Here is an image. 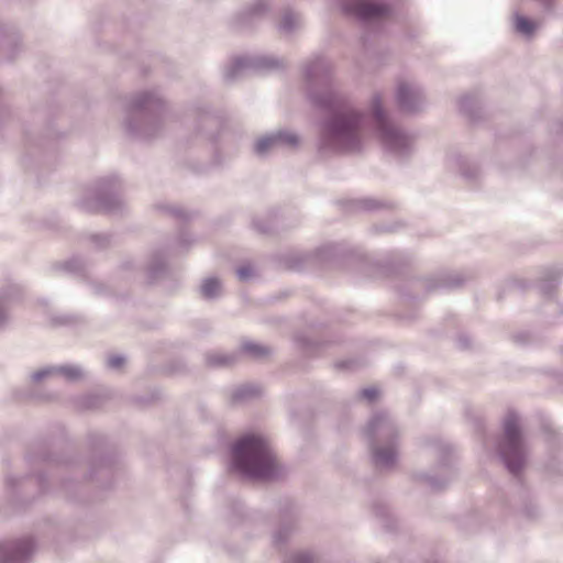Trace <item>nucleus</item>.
Here are the masks:
<instances>
[{
	"label": "nucleus",
	"instance_id": "1",
	"mask_svg": "<svg viewBox=\"0 0 563 563\" xmlns=\"http://www.w3.org/2000/svg\"><path fill=\"white\" fill-rule=\"evenodd\" d=\"M308 97L330 114L321 123L319 148L322 152L356 153L363 146L364 112L352 107L321 73H306Z\"/></svg>",
	"mask_w": 563,
	"mask_h": 563
},
{
	"label": "nucleus",
	"instance_id": "2",
	"mask_svg": "<svg viewBox=\"0 0 563 563\" xmlns=\"http://www.w3.org/2000/svg\"><path fill=\"white\" fill-rule=\"evenodd\" d=\"M232 466L252 478H274L278 464L269 441L258 434H245L232 446Z\"/></svg>",
	"mask_w": 563,
	"mask_h": 563
},
{
	"label": "nucleus",
	"instance_id": "3",
	"mask_svg": "<svg viewBox=\"0 0 563 563\" xmlns=\"http://www.w3.org/2000/svg\"><path fill=\"white\" fill-rule=\"evenodd\" d=\"M164 112L165 101L157 90L136 92L128 104L125 130L135 139H154L162 131Z\"/></svg>",
	"mask_w": 563,
	"mask_h": 563
},
{
	"label": "nucleus",
	"instance_id": "4",
	"mask_svg": "<svg viewBox=\"0 0 563 563\" xmlns=\"http://www.w3.org/2000/svg\"><path fill=\"white\" fill-rule=\"evenodd\" d=\"M364 434L369 443L374 466L380 471L393 468L399 453V430L393 417L386 411L376 412Z\"/></svg>",
	"mask_w": 563,
	"mask_h": 563
},
{
	"label": "nucleus",
	"instance_id": "5",
	"mask_svg": "<svg viewBox=\"0 0 563 563\" xmlns=\"http://www.w3.org/2000/svg\"><path fill=\"white\" fill-rule=\"evenodd\" d=\"M503 435L497 442V455L505 468L512 475L519 476L526 466L528 452L520 428V418L509 411L503 422Z\"/></svg>",
	"mask_w": 563,
	"mask_h": 563
},
{
	"label": "nucleus",
	"instance_id": "6",
	"mask_svg": "<svg viewBox=\"0 0 563 563\" xmlns=\"http://www.w3.org/2000/svg\"><path fill=\"white\" fill-rule=\"evenodd\" d=\"M377 135L387 152L405 157L412 151L413 139L410 134L395 125L384 110L380 95H375L369 106Z\"/></svg>",
	"mask_w": 563,
	"mask_h": 563
},
{
	"label": "nucleus",
	"instance_id": "7",
	"mask_svg": "<svg viewBox=\"0 0 563 563\" xmlns=\"http://www.w3.org/2000/svg\"><path fill=\"white\" fill-rule=\"evenodd\" d=\"M120 188L121 184L117 177L101 178L91 192L77 201V206L86 212L115 211L122 206Z\"/></svg>",
	"mask_w": 563,
	"mask_h": 563
},
{
	"label": "nucleus",
	"instance_id": "8",
	"mask_svg": "<svg viewBox=\"0 0 563 563\" xmlns=\"http://www.w3.org/2000/svg\"><path fill=\"white\" fill-rule=\"evenodd\" d=\"M291 67L285 57L264 54H239L232 57L229 70H277Z\"/></svg>",
	"mask_w": 563,
	"mask_h": 563
},
{
	"label": "nucleus",
	"instance_id": "9",
	"mask_svg": "<svg viewBox=\"0 0 563 563\" xmlns=\"http://www.w3.org/2000/svg\"><path fill=\"white\" fill-rule=\"evenodd\" d=\"M396 101L402 112L417 113L424 108L426 96L418 85L401 82L397 87Z\"/></svg>",
	"mask_w": 563,
	"mask_h": 563
},
{
	"label": "nucleus",
	"instance_id": "10",
	"mask_svg": "<svg viewBox=\"0 0 563 563\" xmlns=\"http://www.w3.org/2000/svg\"><path fill=\"white\" fill-rule=\"evenodd\" d=\"M35 544L31 538L0 543V563H25L34 553Z\"/></svg>",
	"mask_w": 563,
	"mask_h": 563
},
{
	"label": "nucleus",
	"instance_id": "11",
	"mask_svg": "<svg viewBox=\"0 0 563 563\" xmlns=\"http://www.w3.org/2000/svg\"><path fill=\"white\" fill-rule=\"evenodd\" d=\"M298 144L299 137L296 133L279 130L258 139L255 143L254 151L258 156H265L271 151L280 147H296Z\"/></svg>",
	"mask_w": 563,
	"mask_h": 563
},
{
	"label": "nucleus",
	"instance_id": "12",
	"mask_svg": "<svg viewBox=\"0 0 563 563\" xmlns=\"http://www.w3.org/2000/svg\"><path fill=\"white\" fill-rule=\"evenodd\" d=\"M22 49V37L15 26L0 24V62L13 60Z\"/></svg>",
	"mask_w": 563,
	"mask_h": 563
},
{
	"label": "nucleus",
	"instance_id": "13",
	"mask_svg": "<svg viewBox=\"0 0 563 563\" xmlns=\"http://www.w3.org/2000/svg\"><path fill=\"white\" fill-rule=\"evenodd\" d=\"M345 10L356 15L362 22H372L383 18L389 9L386 4L368 2L366 0H349Z\"/></svg>",
	"mask_w": 563,
	"mask_h": 563
},
{
	"label": "nucleus",
	"instance_id": "14",
	"mask_svg": "<svg viewBox=\"0 0 563 563\" xmlns=\"http://www.w3.org/2000/svg\"><path fill=\"white\" fill-rule=\"evenodd\" d=\"M450 454V448L448 445L441 444L439 446V455H440V467L444 472V475L438 478L434 475H430L428 473H418L416 474V479L426 484L432 490H439L446 486V484L452 478V468L448 456Z\"/></svg>",
	"mask_w": 563,
	"mask_h": 563
},
{
	"label": "nucleus",
	"instance_id": "15",
	"mask_svg": "<svg viewBox=\"0 0 563 563\" xmlns=\"http://www.w3.org/2000/svg\"><path fill=\"white\" fill-rule=\"evenodd\" d=\"M464 280L461 273H441L426 278L422 285L428 292H431L440 289H455L462 286Z\"/></svg>",
	"mask_w": 563,
	"mask_h": 563
},
{
	"label": "nucleus",
	"instance_id": "16",
	"mask_svg": "<svg viewBox=\"0 0 563 563\" xmlns=\"http://www.w3.org/2000/svg\"><path fill=\"white\" fill-rule=\"evenodd\" d=\"M511 27L516 35L530 41L536 36L540 29V23L520 14L519 12H515L511 16Z\"/></svg>",
	"mask_w": 563,
	"mask_h": 563
},
{
	"label": "nucleus",
	"instance_id": "17",
	"mask_svg": "<svg viewBox=\"0 0 563 563\" xmlns=\"http://www.w3.org/2000/svg\"><path fill=\"white\" fill-rule=\"evenodd\" d=\"M284 519H289L290 523L280 526L273 534V544L276 548H282L294 531V521L296 518L295 507L291 503H288V507L282 510Z\"/></svg>",
	"mask_w": 563,
	"mask_h": 563
},
{
	"label": "nucleus",
	"instance_id": "18",
	"mask_svg": "<svg viewBox=\"0 0 563 563\" xmlns=\"http://www.w3.org/2000/svg\"><path fill=\"white\" fill-rule=\"evenodd\" d=\"M446 166L452 172L460 173L467 179H473L477 176V167L472 166L468 159L459 153H453L448 156Z\"/></svg>",
	"mask_w": 563,
	"mask_h": 563
},
{
	"label": "nucleus",
	"instance_id": "19",
	"mask_svg": "<svg viewBox=\"0 0 563 563\" xmlns=\"http://www.w3.org/2000/svg\"><path fill=\"white\" fill-rule=\"evenodd\" d=\"M334 65L325 54L318 52L309 55L301 65V70H330Z\"/></svg>",
	"mask_w": 563,
	"mask_h": 563
},
{
	"label": "nucleus",
	"instance_id": "20",
	"mask_svg": "<svg viewBox=\"0 0 563 563\" xmlns=\"http://www.w3.org/2000/svg\"><path fill=\"white\" fill-rule=\"evenodd\" d=\"M166 271V264L164 255L161 252H154L147 264V279L150 283L158 280Z\"/></svg>",
	"mask_w": 563,
	"mask_h": 563
},
{
	"label": "nucleus",
	"instance_id": "21",
	"mask_svg": "<svg viewBox=\"0 0 563 563\" xmlns=\"http://www.w3.org/2000/svg\"><path fill=\"white\" fill-rule=\"evenodd\" d=\"M302 26V18L299 13L286 10L279 22V30L286 34H291Z\"/></svg>",
	"mask_w": 563,
	"mask_h": 563
},
{
	"label": "nucleus",
	"instance_id": "22",
	"mask_svg": "<svg viewBox=\"0 0 563 563\" xmlns=\"http://www.w3.org/2000/svg\"><path fill=\"white\" fill-rule=\"evenodd\" d=\"M23 288L19 284H7L0 288V301L10 307L22 300Z\"/></svg>",
	"mask_w": 563,
	"mask_h": 563
},
{
	"label": "nucleus",
	"instance_id": "23",
	"mask_svg": "<svg viewBox=\"0 0 563 563\" xmlns=\"http://www.w3.org/2000/svg\"><path fill=\"white\" fill-rule=\"evenodd\" d=\"M242 351L258 361L268 358L274 352L273 347L268 345L251 341L242 344Z\"/></svg>",
	"mask_w": 563,
	"mask_h": 563
},
{
	"label": "nucleus",
	"instance_id": "24",
	"mask_svg": "<svg viewBox=\"0 0 563 563\" xmlns=\"http://www.w3.org/2000/svg\"><path fill=\"white\" fill-rule=\"evenodd\" d=\"M56 375L64 377L68 382H78L86 377V371L77 364H65L55 366Z\"/></svg>",
	"mask_w": 563,
	"mask_h": 563
},
{
	"label": "nucleus",
	"instance_id": "25",
	"mask_svg": "<svg viewBox=\"0 0 563 563\" xmlns=\"http://www.w3.org/2000/svg\"><path fill=\"white\" fill-rule=\"evenodd\" d=\"M200 292L201 296L208 300L219 298L222 294V285L220 279L217 277L206 278L200 286Z\"/></svg>",
	"mask_w": 563,
	"mask_h": 563
},
{
	"label": "nucleus",
	"instance_id": "26",
	"mask_svg": "<svg viewBox=\"0 0 563 563\" xmlns=\"http://www.w3.org/2000/svg\"><path fill=\"white\" fill-rule=\"evenodd\" d=\"M205 360L208 366L225 367L233 364V362L235 361V355L214 351L207 353Z\"/></svg>",
	"mask_w": 563,
	"mask_h": 563
},
{
	"label": "nucleus",
	"instance_id": "27",
	"mask_svg": "<svg viewBox=\"0 0 563 563\" xmlns=\"http://www.w3.org/2000/svg\"><path fill=\"white\" fill-rule=\"evenodd\" d=\"M52 321L56 325H64L70 328H79L81 325H85L87 322L84 316L75 313H64L55 316L52 318Z\"/></svg>",
	"mask_w": 563,
	"mask_h": 563
},
{
	"label": "nucleus",
	"instance_id": "28",
	"mask_svg": "<svg viewBox=\"0 0 563 563\" xmlns=\"http://www.w3.org/2000/svg\"><path fill=\"white\" fill-rule=\"evenodd\" d=\"M260 389L253 385H242L234 388L231 393L233 404L242 402L257 396Z\"/></svg>",
	"mask_w": 563,
	"mask_h": 563
},
{
	"label": "nucleus",
	"instance_id": "29",
	"mask_svg": "<svg viewBox=\"0 0 563 563\" xmlns=\"http://www.w3.org/2000/svg\"><path fill=\"white\" fill-rule=\"evenodd\" d=\"M101 404L102 398L92 394L81 396L76 400L77 408L82 410L99 408Z\"/></svg>",
	"mask_w": 563,
	"mask_h": 563
},
{
	"label": "nucleus",
	"instance_id": "30",
	"mask_svg": "<svg viewBox=\"0 0 563 563\" xmlns=\"http://www.w3.org/2000/svg\"><path fill=\"white\" fill-rule=\"evenodd\" d=\"M89 241L93 249L101 251L110 247L113 239L109 233H93L89 236Z\"/></svg>",
	"mask_w": 563,
	"mask_h": 563
},
{
	"label": "nucleus",
	"instance_id": "31",
	"mask_svg": "<svg viewBox=\"0 0 563 563\" xmlns=\"http://www.w3.org/2000/svg\"><path fill=\"white\" fill-rule=\"evenodd\" d=\"M56 377H57V375H56L55 366L42 367V368L33 372L30 375V379L35 384L42 383L44 380L53 379Z\"/></svg>",
	"mask_w": 563,
	"mask_h": 563
},
{
	"label": "nucleus",
	"instance_id": "32",
	"mask_svg": "<svg viewBox=\"0 0 563 563\" xmlns=\"http://www.w3.org/2000/svg\"><path fill=\"white\" fill-rule=\"evenodd\" d=\"M355 207L364 211H374L383 208L385 203L375 198H363L354 202Z\"/></svg>",
	"mask_w": 563,
	"mask_h": 563
},
{
	"label": "nucleus",
	"instance_id": "33",
	"mask_svg": "<svg viewBox=\"0 0 563 563\" xmlns=\"http://www.w3.org/2000/svg\"><path fill=\"white\" fill-rule=\"evenodd\" d=\"M284 563H316V556L309 551H298L290 554Z\"/></svg>",
	"mask_w": 563,
	"mask_h": 563
},
{
	"label": "nucleus",
	"instance_id": "34",
	"mask_svg": "<svg viewBox=\"0 0 563 563\" xmlns=\"http://www.w3.org/2000/svg\"><path fill=\"white\" fill-rule=\"evenodd\" d=\"M98 472L101 474H108L110 472L108 459L101 457L100 460L92 462L88 476L92 478Z\"/></svg>",
	"mask_w": 563,
	"mask_h": 563
},
{
	"label": "nucleus",
	"instance_id": "35",
	"mask_svg": "<svg viewBox=\"0 0 563 563\" xmlns=\"http://www.w3.org/2000/svg\"><path fill=\"white\" fill-rule=\"evenodd\" d=\"M124 364L125 357L120 354L110 355L106 361L107 367L114 371L120 369Z\"/></svg>",
	"mask_w": 563,
	"mask_h": 563
},
{
	"label": "nucleus",
	"instance_id": "36",
	"mask_svg": "<svg viewBox=\"0 0 563 563\" xmlns=\"http://www.w3.org/2000/svg\"><path fill=\"white\" fill-rule=\"evenodd\" d=\"M64 267L66 271L71 273H80L85 268V264L82 260L79 257H73L69 261L65 262Z\"/></svg>",
	"mask_w": 563,
	"mask_h": 563
},
{
	"label": "nucleus",
	"instance_id": "37",
	"mask_svg": "<svg viewBox=\"0 0 563 563\" xmlns=\"http://www.w3.org/2000/svg\"><path fill=\"white\" fill-rule=\"evenodd\" d=\"M269 8V3L266 0H258L252 7L249 8V13L253 16L265 13Z\"/></svg>",
	"mask_w": 563,
	"mask_h": 563
},
{
	"label": "nucleus",
	"instance_id": "38",
	"mask_svg": "<svg viewBox=\"0 0 563 563\" xmlns=\"http://www.w3.org/2000/svg\"><path fill=\"white\" fill-rule=\"evenodd\" d=\"M253 275L254 271L250 264L242 265L236 269V276L241 282L249 280Z\"/></svg>",
	"mask_w": 563,
	"mask_h": 563
},
{
	"label": "nucleus",
	"instance_id": "39",
	"mask_svg": "<svg viewBox=\"0 0 563 563\" xmlns=\"http://www.w3.org/2000/svg\"><path fill=\"white\" fill-rule=\"evenodd\" d=\"M10 313H9V307L3 305V301H0V330H3L7 328V325L10 322Z\"/></svg>",
	"mask_w": 563,
	"mask_h": 563
},
{
	"label": "nucleus",
	"instance_id": "40",
	"mask_svg": "<svg viewBox=\"0 0 563 563\" xmlns=\"http://www.w3.org/2000/svg\"><path fill=\"white\" fill-rule=\"evenodd\" d=\"M473 98L468 95L461 97L459 101L460 110L464 113H472Z\"/></svg>",
	"mask_w": 563,
	"mask_h": 563
},
{
	"label": "nucleus",
	"instance_id": "41",
	"mask_svg": "<svg viewBox=\"0 0 563 563\" xmlns=\"http://www.w3.org/2000/svg\"><path fill=\"white\" fill-rule=\"evenodd\" d=\"M378 395V389L375 387H367L360 391V396L368 401H373Z\"/></svg>",
	"mask_w": 563,
	"mask_h": 563
},
{
	"label": "nucleus",
	"instance_id": "42",
	"mask_svg": "<svg viewBox=\"0 0 563 563\" xmlns=\"http://www.w3.org/2000/svg\"><path fill=\"white\" fill-rule=\"evenodd\" d=\"M167 211L179 219H188L189 214L181 208L173 207L168 208Z\"/></svg>",
	"mask_w": 563,
	"mask_h": 563
},
{
	"label": "nucleus",
	"instance_id": "43",
	"mask_svg": "<svg viewBox=\"0 0 563 563\" xmlns=\"http://www.w3.org/2000/svg\"><path fill=\"white\" fill-rule=\"evenodd\" d=\"M194 242V239H191L190 234L183 233L178 239V244L180 247H186L190 245Z\"/></svg>",
	"mask_w": 563,
	"mask_h": 563
},
{
	"label": "nucleus",
	"instance_id": "44",
	"mask_svg": "<svg viewBox=\"0 0 563 563\" xmlns=\"http://www.w3.org/2000/svg\"><path fill=\"white\" fill-rule=\"evenodd\" d=\"M547 12H552L555 9L558 0H539Z\"/></svg>",
	"mask_w": 563,
	"mask_h": 563
},
{
	"label": "nucleus",
	"instance_id": "45",
	"mask_svg": "<svg viewBox=\"0 0 563 563\" xmlns=\"http://www.w3.org/2000/svg\"><path fill=\"white\" fill-rule=\"evenodd\" d=\"M240 74L241 73H234V71L225 73L224 82L231 84V82L235 81Z\"/></svg>",
	"mask_w": 563,
	"mask_h": 563
},
{
	"label": "nucleus",
	"instance_id": "46",
	"mask_svg": "<svg viewBox=\"0 0 563 563\" xmlns=\"http://www.w3.org/2000/svg\"><path fill=\"white\" fill-rule=\"evenodd\" d=\"M93 291L97 295H102L104 292L103 287L101 285H92Z\"/></svg>",
	"mask_w": 563,
	"mask_h": 563
},
{
	"label": "nucleus",
	"instance_id": "47",
	"mask_svg": "<svg viewBox=\"0 0 563 563\" xmlns=\"http://www.w3.org/2000/svg\"><path fill=\"white\" fill-rule=\"evenodd\" d=\"M133 266H134V263H133L132 261L123 262V263H122V265H121V267H122L123 269H130V268H132Z\"/></svg>",
	"mask_w": 563,
	"mask_h": 563
},
{
	"label": "nucleus",
	"instance_id": "48",
	"mask_svg": "<svg viewBox=\"0 0 563 563\" xmlns=\"http://www.w3.org/2000/svg\"><path fill=\"white\" fill-rule=\"evenodd\" d=\"M459 344H460V346H461L462 349H465V347H467V345H468V344H467L466 339H465V338H463V336H460V338H459Z\"/></svg>",
	"mask_w": 563,
	"mask_h": 563
},
{
	"label": "nucleus",
	"instance_id": "49",
	"mask_svg": "<svg viewBox=\"0 0 563 563\" xmlns=\"http://www.w3.org/2000/svg\"><path fill=\"white\" fill-rule=\"evenodd\" d=\"M350 366V362H340L336 364V367H340V368H345V367H349Z\"/></svg>",
	"mask_w": 563,
	"mask_h": 563
},
{
	"label": "nucleus",
	"instance_id": "50",
	"mask_svg": "<svg viewBox=\"0 0 563 563\" xmlns=\"http://www.w3.org/2000/svg\"><path fill=\"white\" fill-rule=\"evenodd\" d=\"M7 481H8V483H9L10 485H14V484H15V482H16V478H15V477H13V476H10V477H8V479H7Z\"/></svg>",
	"mask_w": 563,
	"mask_h": 563
},
{
	"label": "nucleus",
	"instance_id": "51",
	"mask_svg": "<svg viewBox=\"0 0 563 563\" xmlns=\"http://www.w3.org/2000/svg\"><path fill=\"white\" fill-rule=\"evenodd\" d=\"M37 481H38V484L42 486V485H43V482H44V476H43V474H38V475H37Z\"/></svg>",
	"mask_w": 563,
	"mask_h": 563
},
{
	"label": "nucleus",
	"instance_id": "52",
	"mask_svg": "<svg viewBox=\"0 0 563 563\" xmlns=\"http://www.w3.org/2000/svg\"><path fill=\"white\" fill-rule=\"evenodd\" d=\"M218 120H219L218 117L217 118L213 117V119H210V118L207 119L208 122H213V125L218 122Z\"/></svg>",
	"mask_w": 563,
	"mask_h": 563
},
{
	"label": "nucleus",
	"instance_id": "53",
	"mask_svg": "<svg viewBox=\"0 0 563 563\" xmlns=\"http://www.w3.org/2000/svg\"><path fill=\"white\" fill-rule=\"evenodd\" d=\"M542 290H543V292H547V294L549 292V290H548L547 286H543V287H542Z\"/></svg>",
	"mask_w": 563,
	"mask_h": 563
},
{
	"label": "nucleus",
	"instance_id": "54",
	"mask_svg": "<svg viewBox=\"0 0 563 563\" xmlns=\"http://www.w3.org/2000/svg\"><path fill=\"white\" fill-rule=\"evenodd\" d=\"M41 459H42L43 461H47V460H48V456H47V455H45V456H42Z\"/></svg>",
	"mask_w": 563,
	"mask_h": 563
},
{
	"label": "nucleus",
	"instance_id": "55",
	"mask_svg": "<svg viewBox=\"0 0 563 563\" xmlns=\"http://www.w3.org/2000/svg\"><path fill=\"white\" fill-rule=\"evenodd\" d=\"M27 460L34 461L35 457L27 456Z\"/></svg>",
	"mask_w": 563,
	"mask_h": 563
}]
</instances>
